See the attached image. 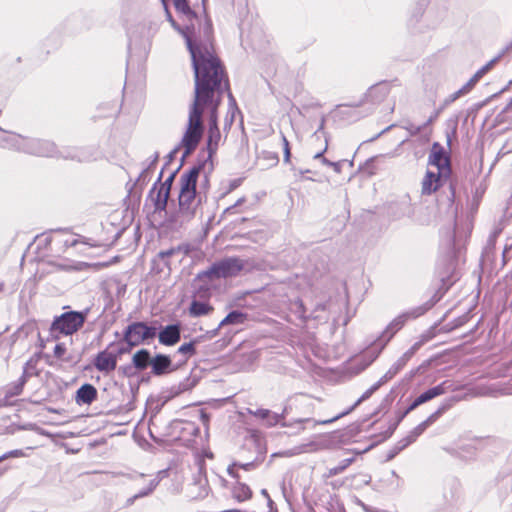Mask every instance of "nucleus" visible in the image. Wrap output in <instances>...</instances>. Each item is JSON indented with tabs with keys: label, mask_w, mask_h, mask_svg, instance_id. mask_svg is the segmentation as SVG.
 <instances>
[{
	"label": "nucleus",
	"mask_w": 512,
	"mask_h": 512,
	"mask_svg": "<svg viewBox=\"0 0 512 512\" xmlns=\"http://www.w3.org/2000/svg\"><path fill=\"white\" fill-rule=\"evenodd\" d=\"M157 334V329L148 326L144 322H134L127 326L124 332V341L130 346L134 347L142 342L153 339Z\"/></svg>",
	"instance_id": "423d86ee"
},
{
	"label": "nucleus",
	"mask_w": 512,
	"mask_h": 512,
	"mask_svg": "<svg viewBox=\"0 0 512 512\" xmlns=\"http://www.w3.org/2000/svg\"><path fill=\"white\" fill-rule=\"evenodd\" d=\"M4 288V285L2 283H0V292L3 290Z\"/></svg>",
	"instance_id": "69168bd1"
},
{
	"label": "nucleus",
	"mask_w": 512,
	"mask_h": 512,
	"mask_svg": "<svg viewBox=\"0 0 512 512\" xmlns=\"http://www.w3.org/2000/svg\"><path fill=\"white\" fill-rule=\"evenodd\" d=\"M265 157L272 162V164L278 163V155L274 152H264Z\"/></svg>",
	"instance_id": "37998d69"
},
{
	"label": "nucleus",
	"mask_w": 512,
	"mask_h": 512,
	"mask_svg": "<svg viewBox=\"0 0 512 512\" xmlns=\"http://www.w3.org/2000/svg\"><path fill=\"white\" fill-rule=\"evenodd\" d=\"M220 97L221 94H216L213 98V103L206 105V108L211 110L207 136V150L209 156H212L216 152L221 140V133L217 123V108L220 104Z\"/></svg>",
	"instance_id": "0eeeda50"
},
{
	"label": "nucleus",
	"mask_w": 512,
	"mask_h": 512,
	"mask_svg": "<svg viewBox=\"0 0 512 512\" xmlns=\"http://www.w3.org/2000/svg\"><path fill=\"white\" fill-rule=\"evenodd\" d=\"M297 304L299 305L300 308H303L302 313L304 315L305 314L304 304H302L301 301H298Z\"/></svg>",
	"instance_id": "052dcab7"
},
{
	"label": "nucleus",
	"mask_w": 512,
	"mask_h": 512,
	"mask_svg": "<svg viewBox=\"0 0 512 512\" xmlns=\"http://www.w3.org/2000/svg\"><path fill=\"white\" fill-rule=\"evenodd\" d=\"M421 130H422V126L412 127L410 132L412 135H417Z\"/></svg>",
	"instance_id": "864d4df0"
},
{
	"label": "nucleus",
	"mask_w": 512,
	"mask_h": 512,
	"mask_svg": "<svg viewBox=\"0 0 512 512\" xmlns=\"http://www.w3.org/2000/svg\"><path fill=\"white\" fill-rule=\"evenodd\" d=\"M166 13H167V16H168V19L169 21L172 23L173 26H175V22L171 16V14L169 13V11L166 9Z\"/></svg>",
	"instance_id": "13d9d810"
},
{
	"label": "nucleus",
	"mask_w": 512,
	"mask_h": 512,
	"mask_svg": "<svg viewBox=\"0 0 512 512\" xmlns=\"http://www.w3.org/2000/svg\"><path fill=\"white\" fill-rule=\"evenodd\" d=\"M331 167L334 169L336 173L341 172V163L340 162H332Z\"/></svg>",
	"instance_id": "09e8293b"
},
{
	"label": "nucleus",
	"mask_w": 512,
	"mask_h": 512,
	"mask_svg": "<svg viewBox=\"0 0 512 512\" xmlns=\"http://www.w3.org/2000/svg\"><path fill=\"white\" fill-rule=\"evenodd\" d=\"M209 494V486L208 481L204 475L199 473V476L197 479H195V482L190 487L189 495L193 499H203L207 497Z\"/></svg>",
	"instance_id": "f3484780"
},
{
	"label": "nucleus",
	"mask_w": 512,
	"mask_h": 512,
	"mask_svg": "<svg viewBox=\"0 0 512 512\" xmlns=\"http://www.w3.org/2000/svg\"><path fill=\"white\" fill-rule=\"evenodd\" d=\"M244 268V262L238 258L230 257L214 263L208 270L200 273V279L210 280L233 277Z\"/></svg>",
	"instance_id": "39448f33"
},
{
	"label": "nucleus",
	"mask_w": 512,
	"mask_h": 512,
	"mask_svg": "<svg viewBox=\"0 0 512 512\" xmlns=\"http://www.w3.org/2000/svg\"><path fill=\"white\" fill-rule=\"evenodd\" d=\"M422 313L423 310L421 308H415L409 312L397 316L394 320L391 321L387 329L383 332L380 337V341L387 343L394 336V334L404 326L408 319L417 318L422 315Z\"/></svg>",
	"instance_id": "6e6552de"
},
{
	"label": "nucleus",
	"mask_w": 512,
	"mask_h": 512,
	"mask_svg": "<svg viewBox=\"0 0 512 512\" xmlns=\"http://www.w3.org/2000/svg\"><path fill=\"white\" fill-rule=\"evenodd\" d=\"M446 406L440 407L436 412L431 414L423 423H426V427H428L430 424H432L445 410Z\"/></svg>",
	"instance_id": "4c0bfd02"
},
{
	"label": "nucleus",
	"mask_w": 512,
	"mask_h": 512,
	"mask_svg": "<svg viewBox=\"0 0 512 512\" xmlns=\"http://www.w3.org/2000/svg\"><path fill=\"white\" fill-rule=\"evenodd\" d=\"M171 365V360L168 356L158 354L151 359L152 372L155 375H162L166 373Z\"/></svg>",
	"instance_id": "6ab92c4d"
},
{
	"label": "nucleus",
	"mask_w": 512,
	"mask_h": 512,
	"mask_svg": "<svg viewBox=\"0 0 512 512\" xmlns=\"http://www.w3.org/2000/svg\"><path fill=\"white\" fill-rule=\"evenodd\" d=\"M239 466L241 468H243L244 470H249V469H251L254 466V464L253 463H246V464H240Z\"/></svg>",
	"instance_id": "5fc2aeb1"
},
{
	"label": "nucleus",
	"mask_w": 512,
	"mask_h": 512,
	"mask_svg": "<svg viewBox=\"0 0 512 512\" xmlns=\"http://www.w3.org/2000/svg\"><path fill=\"white\" fill-rule=\"evenodd\" d=\"M117 359L112 352L102 351L97 354L94 360V366L97 370L109 373L116 368Z\"/></svg>",
	"instance_id": "ddd939ff"
},
{
	"label": "nucleus",
	"mask_w": 512,
	"mask_h": 512,
	"mask_svg": "<svg viewBox=\"0 0 512 512\" xmlns=\"http://www.w3.org/2000/svg\"><path fill=\"white\" fill-rule=\"evenodd\" d=\"M248 319V315L238 311L234 310L230 312L219 324L218 329L221 327H224L226 325H242L244 324Z\"/></svg>",
	"instance_id": "412c9836"
},
{
	"label": "nucleus",
	"mask_w": 512,
	"mask_h": 512,
	"mask_svg": "<svg viewBox=\"0 0 512 512\" xmlns=\"http://www.w3.org/2000/svg\"><path fill=\"white\" fill-rule=\"evenodd\" d=\"M8 405H10V403L6 401V399H0V409Z\"/></svg>",
	"instance_id": "6e6d98bb"
},
{
	"label": "nucleus",
	"mask_w": 512,
	"mask_h": 512,
	"mask_svg": "<svg viewBox=\"0 0 512 512\" xmlns=\"http://www.w3.org/2000/svg\"><path fill=\"white\" fill-rule=\"evenodd\" d=\"M174 177H175V174L172 173L163 183L160 184L159 187L166 188V191H168L170 193Z\"/></svg>",
	"instance_id": "ea45409f"
},
{
	"label": "nucleus",
	"mask_w": 512,
	"mask_h": 512,
	"mask_svg": "<svg viewBox=\"0 0 512 512\" xmlns=\"http://www.w3.org/2000/svg\"><path fill=\"white\" fill-rule=\"evenodd\" d=\"M281 138L283 142L284 162L288 163L291 157L289 142L284 134H281Z\"/></svg>",
	"instance_id": "c9c22d12"
},
{
	"label": "nucleus",
	"mask_w": 512,
	"mask_h": 512,
	"mask_svg": "<svg viewBox=\"0 0 512 512\" xmlns=\"http://www.w3.org/2000/svg\"><path fill=\"white\" fill-rule=\"evenodd\" d=\"M24 383L25 379H21L18 383L8 388L5 392V397L3 399H6V401H8L9 398L19 395L22 392Z\"/></svg>",
	"instance_id": "c756f323"
},
{
	"label": "nucleus",
	"mask_w": 512,
	"mask_h": 512,
	"mask_svg": "<svg viewBox=\"0 0 512 512\" xmlns=\"http://www.w3.org/2000/svg\"><path fill=\"white\" fill-rule=\"evenodd\" d=\"M428 163L436 168L438 174L449 176V159L445 155L444 149L439 143L433 144Z\"/></svg>",
	"instance_id": "1a4fd4ad"
},
{
	"label": "nucleus",
	"mask_w": 512,
	"mask_h": 512,
	"mask_svg": "<svg viewBox=\"0 0 512 512\" xmlns=\"http://www.w3.org/2000/svg\"><path fill=\"white\" fill-rule=\"evenodd\" d=\"M465 93V87H462L457 92H455L453 95H451V101L456 100L460 95Z\"/></svg>",
	"instance_id": "de8ad7c7"
},
{
	"label": "nucleus",
	"mask_w": 512,
	"mask_h": 512,
	"mask_svg": "<svg viewBox=\"0 0 512 512\" xmlns=\"http://www.w3.org/2000/svg\"><path fill=\"white\" fill-rule=\"evenodd\" d=\"M436 116H437V115H435V116H433V117H430V118L428 119V121L425 123V125H424V126L431 124V123L434 121V119L436 118Z\"/></svg>",
	"instance_id": "bf43d9fd"
},
{
	"label": "nucleus",
	"mask_w": 512,
	"mask_h": 512,
	"mask_svg": "<svg viewBox=\"0 0 512 512\" xmlns=\"http://www.w3.org/2000/svg\"><path fill=\"white\" fill-rule=\"evenodd\" d=\"M261 493L268 498L269 502H271V499L269 498L268 493L265 489H263Z\"/></svg>",
	"instance_id": "680f3d73"
},
{
	"label": "nucleus",
	"mask_w": 512,
	"mask_h": 512,
	"mask_svg": "<svg viewBox=\"0 0 512 512\" xmlns=\"http://www.w3.org/2000/svg\"><path fill=\"white\" fill-rule=\"evenodd\" d=\"M77 243H78V240H77V239H74V240L70 243V245H71V246H75Z\"/></svg>",
	"instance_id": "0e129e2a"
},
{
	"label": "nucleus",
	"mask_w": 512,
	"mask_h": 512,
	"mask_svg": "<svg viewBox=\"0 0 512 512\" xmlns=\"http://www.w3.org/2000/svg\"><path fill=\"white\" fill-rule=\"evenodd\" d=\"M176 252H179V248H171V249H168L165 251H161V252H159L158 256L161 259H165V258H168V257L174 255Z\"/></svg>",
	"instance_id": "a19ab883"
},
{
	"label": "nucleus",
	"mask_w": 512,
	"mask_h": 512,
	"mask_svg": "<svg viewBox=\"0 0 512 512\" xmlns=\"http://www.w3.org/2000/svg\"><path fill=\"white\" fill-rule=\"evenodd\" d=\"M191 54L195 76L194 100L189 110L188 123L178 149H184L182 158L190 155L198 146L204 132L202 114L206 105L213 103L216 94L228 90V80L220 60L211 44H194L190 36L183 32Z\"/></svg>",
	"instance_id": "f257e3e1"
},
{
	"label": "nucleus",
	"mask_w": 512,
	"mask_h": 512,
	"mask_svg": "<svg viewBox=\"0 0 512 512\" xmlns=\"http://www.w3.org/2000/svg\"><path fill=\"white\" fill-rule=\"evenodd\" d=\"M201 172V167H193L181 175L179 210L173 218L176 225L182 226L189 222L195 215L196 210V183Z\"/></svg>",
	"instance_id": "f03ea898"
},
{
	"label": "nucleus",
	"mask_w": 512,
	"mask_h": 512,
	"mask_svg": "<svg viewBox=\"0 0 512 512\" xmlns=\"http://www.w3.org/2000/svg\"><path fill=\"white\" fill-rule=\"evenodd\" d=\"M369 482H370V478H367L366 476H364L363 483L368 484Z\"/></svg>",
	"instance_id": "e2e57ef3"
},
{
	"label": "nucleus",
	"mask_w": 512,
	"mask_h": 512,
	"mask_svg": "<svg viewBox=\"0 0 512 512\" xmlns=\"http://www.w3.org/2000/svg\"><path fill=\"white\" fill-rule=\"evenodd\" d=\"M248 412L256 417L267 420L270 426L276 425L280 421V416L276 413H272L268 409H258L256 411L248 409Z\"/></svg>",
	"instance_id": "393cba45"
},
{
	"label": "nucleus",
	"mask_w": 512,
	"mask_h": 512,
	"mask_svg": "<svg viewBox=\"0 0 512 512\" xmlns=\"http://www.w3.org/2000/svg\"><path fill=\"white\" fill-rule=\"evenodd\" d=\"M86 314L77 311H70L55 317L53 320L50 331L54 337L61 335H72L77 332L84 324Z\"/></svg>",
	"instance_id": "20e7f679"
},
{
	"label": "nucleus",
	"mask_w": 512,
	"mask_h": 512,
	"mask_svg": "<svg viewBox=\"0 0 512 512\" xmlns=\"http://www.w3.org/2000/svg\"><path fill=\"white\" fill-rule=\"evenodd\" d=\"M421 404L418 403V399L416 398L411 404L410 406L406 409V411L404 412L403 416L407 415L409 412L413 411L414 409H416L418 406H420Z\"/></svg>",
	"instance_id": "c03bdc74"
},
{
	"label": "nucleus",
	"mask_w": 512,
	"mask_h": 512,
	"mask_svg": "<svg viewBox=\"0 0 512 512\" xmlns=\"http://www.w3.org/2000/svg\"><path fill=\"white\" fill-rule=\"evenodd\" d=\"M173 4L177 12L183 14L188 19L195 17V13L190 8L187 0H173Z\"/></svg>",
	"instance_id": "bb28decb"
},
{
	"label": "nucleus",
	"mask_w": 512,
	"mask_h": 512,
	"mask_svg": "<svg viewBox=\"0 0 512 512\" xmlns=\"http://www.w3.org/2000/svg\"><path fill=\"white\" fill-rule=\"evenodd\" d=\"M229 98H230V108H229V112L228 114H231L230 116L227 115L226 119H225V125H224V128H228L232 125L233 123V120H234V115H235V112L237 110V108L235 107V101L232 97V94L229 92Z\"/></svg>",
	"instance_id": "2f4dec72"
},
{
	"label": "nucleus",
	"mask_w": 512,
	"mask_h": 512,
	"mask_svg": "<svg viewBox=\"0 0 512 512\" xmlns=\"http://www.w3.org/2000/svg\"><path fill=\"white\" fill-rule=\"evenodd\" d=\"M6 146L31 155L56 157L58 151L54 143L47 140L25 138L18 134H10L5 139Z\"/></svg>",
	"instance_id": "7ed1b4c3"
},
{
	"label": "nucleus",
	"mask_w": 512,
	"mask_h": 512,
	"mask_svg": "<svg viewBox=\"0 0 512 512\" xmlns=\"http://www.w3.org/2000/svg\"><path fill=\"white\" fill-rule=\"evenodd\" d=\"M426 339L423 337L419 341L415 342L404 354L403 356L397 361L396 367L394 371L391 370L392 376L400 369L402 368L406 362L420 349V347L425 343Z\"/></svg>",
	"instance_id": "aec40b11"
},
{
	"label": "nucleus",
	"mask_w": 512,
	"mask_h": 512,
	"mask_svg": "<svg viewBox=\"0 0 512 512\" xmlns=\"http://www.w3.org/2000/svg\"><path fill=\"white\" fill-rule=\"evenodd\" d=\"M165 474H166L165 470L160 471V472H158V474L156 476L149 479L148 481H146V477L144 474L139 475V477L136 480L143 482V484H145V486L138 493H136L135 495H133L132 497L127 499L126 506L132 505L136 499L150 495L154 491V489L158 486L160 480L162 479V477L165 476Z\"/></svg>",
	"instance_id": "9d476101"
},
{
	"label": "nucleus",
	"mask_w": 512,
	"mask_h": 512,
	"mask_svg": "<svg viewBox=\"0 0 512 512\" xmlns=\"http://www.w3.org/2000/svg\"><path fill=\"white\" fill-rule=\"evenodd\" d=\"M232 495L237 501L242 502L251 498L252 491L246 484L237 482L232 488Z\"/></svg>",
	"instance_id": "b1692460"
},
{
	"label": "nucleus",
	"mask_w": 512,
	"mask_h": 512,
	"mask_svg": "<svg viewBox=\"0 0 512 512\" xmlns=\"http://www.w3.org/2000/svg\"><path fill=\"white\" fill-rule=\"evenodd\" d=\"M444 393H445V388H444V383H442V384L432 387V388L428 389L427 391L423 392L422 394H420L417 397L418 403H420L422 405V404H424V403H426Z\"/></svg>",
	"instance_id": "5701e85b"
},
{
	"label": "nucleus",
	"mask_w": 512,
	"mask_h": 512,
	"mask_svg": "<svg viewBox=\"0 0 512 512\" xmlns=\"http://www.w3.org/2000/svg\"><path fill=\"white\" fill-rule=\"evenodd\" d=\"M481 77H483V76L477 71L470 80H471V82L476 84Z\"/></svg>",
	"instance_id": "8fccbe9b"
},
{
	"label": "nucleus",
	"mask_w": 512,
	"mask_h": 512,
	"mask_svg": "<svg viewBox=\"0 0 512 512\" xmlns=\"http://www.w3.org/2000/svg\"><path fill=\"white\" fill-rule=\"evenodd\" d=\"M324 124H325V119L322 118L318 129L314 133V136L318 137L319 133H323L325 135Z\"/></svg>",
	"instance_id": "49530a36"
},
{
	"label": "nucleus",
	"mask_w": 512,
	"mask_h": 512,
	"mask_svg": "<svg viewBox=\"0 0 512 512\" xmlns=\"http://www.w3.org/2000/svg\"><path fill=\"white\" fill-rule=\"evenodd\" d=\"M389 92L390 89L387 84H377L368 89L365 99L371 103H380L388 96Z\"/></svg>",
	"instance_id": "dca6fc26"
},
{
	"label": "nucleus",
	"mask_w": 512,
	"mask_h": 512,
	"mask_svg": "<svg viewBox=\"0 0 512 512\" xmlns=\"http://www.w3.org/2000/svg\"><path fill=\"white\" fill-rule=\"evenodd\" d=\"M213 310V307L206 302L193 300L189 307V314L192 317H201L208 315Z\"/></svg>",
	"instance_id": "4be33fe9"
},
{
	"label": "nucleus",
	"mask_w": 512,
	"mask_h": 512,
	"mask_svg": "<svg viewBox=\"0 0 512 512\" xmlns=\"http://www.w3.org/2000/svg\"><path fill=\"white\" fill-rule=\"evenodd\" d=\"M497 60H498V58L492 59L485 66H483L481 69H479L478 72L483 76L486 72H488L491 69V67L497 62Z\"/></svg>",
	"instance_id": "79ce46f5"
},
{
	"label": "nucleus",
	"mask_w": 512,
	"mask_h": 512,
	"mask_svg": "<svg viewBox=\"0 0 512 512\" xmlns=\"http://www.w3.org/2000/svg\"><path fill=\"white\" fill-rule=\"evenodd\" d=\"M237 466L236 463L232 464L231 466L228 467V473L229 475L233 476V477H238V475H236L234 473V467Z\"/></svg>",
	"instance_id": "3c124183"
},
{
	"label": "nucleus",
	"mask_w": 512,
	"mask_h": 512,
	"mask_svg": "<svg viewBox=\"0 0 512 512\" xmlns=\"http://www.w3.org/2000/svg\"><path fill=\"white\" fill-rule=\"evenodd\" d=\"M448 177L447 175H440L438 172L428 170L422 181V194L430 195L435 192L439 186L442 178Z\"/></svg>",
	"instance_id": "4468645a"
},
{
	"label": "nucleus",
	"mask_w": 512,
	"mask_h": 512,
	"mask_svg": "<svg viewBox=\"0 0 512 512\" xmlns=\"http://www.w3.org/2000/svg\"><path fill=\"white\" fill-rule=\"evenodd\" d=\"M157 159H158V155H157V154H155V155H154V157H153V159L151 160V162H150L149 166H148V167H147V168H146V169L141 173V175H140V177H139V180H140L141 178H144L145 173L150 169V167H151L152 165H154V164L156 163Z\"/></svg>",
	"instance_id": "a18cd8bd"
},
{
	"label": "nucleus",
	"mask_w": 512,
	"mask_h": 512,
	"mask_svg": "<svg viewBox=\"0 0 512 512\" xmlns=\"http://www.w3.org/2000/svg\"><path fill=\"white\" fill-rule=\"evenodd\" d=\"M392 378V374H391V370H389L376 384H374L373 386H371L368 390H366L362 396L355 402V404L347 411L335 416L334 418L330 419V420H326V421H323V424H327V423H331L337 419H339L340 417L348 414L350 411H352L356 406H358L360 403H362L363 401L367 400L368 398L371 397V395L379 389V387L384 383L386 382L388 379H391Z\"/></svg>",
	"instance_id": "f8f14e48"
},
{
	"label": "nucleus",
	"mask_w": 512,
	"mask_h": 512,
	"mask_svg": "<svg viewBox=\"0 0 512 512\" xmlns=\"http://www.w3.org/2000/svg\"><path fill=\"white\" fill-rule=\"evenodd\" d=\"M165 4V0H161Z\"/></svg>",
	"instance_id": "338daca9"
},
{
	"label": "nucleus",
	"mask_w": 512,
	"mask_h": 512,
	"mask_svg": "<svg viewBox=\"0 0 512 512\" xmlns=\"http://www.w3.org/2000/svg\"><path fill=\"white\" fill-rule=\"evenodd\" d=\"M408 445L403 439H401L387 454V461L392 460L400 451L406 448Z\"/></svg>",
	"instance_id": "473e14b6"
},
{
	"label": "nucleus",
	"mask_w": 512,
	"mask_h": 512,
	"mask_svg": "<svg viewBox=\"0 0 512 512\" xmlns=\"http://www.w3.org/2000/svg\"><path fill=\"white\" fill-rule=\"evenodd\" d=\"M66 352V347L64 344H57L54 348V356L56 358H59L61 359L63 357V355L65 354Z\"/></svg>",
	"instance_id": "58836bf2"
},
{
	"label": "nucleus",
	"mask_w": 512,
	"mask_h": 512,
	"mask_svg": "<svg viewBox=\"0 0 512 512\" xmlns=\"http://www.w3.org/2000/svg\"><path fill=\"white\" fill-rule=\"evenodd\" d=\"M446 406L440 407L436 412L431 414L423 423H426V427H428L430 424H432L445 410Z\"/></svg>",
	"instance_id": "e433bc0d"
},
{
	"label": "nucleus",
	"mask_w": 512,
	"mask_h": 512,
	"mask_svg": "<svg viewBox=\"0 0 512 512\" xmlns=\"http://www.w3.org/2000/svg\"><path fill=\"white\" fill-rule=\"evenodd\" d=\"M132 361H133L134 366L137 369H139V370L145 369L149 363L151 364L149 351L146 349L139 350L138 352H136L134 354Z\"/></svg>",
	"instance_id": "a878e982"
},
{
	"label": "nucleus",
	"mask_w": 512,
	"mask_h": 512,
	"mask_svg": "<svg viewBox=\"0 0 512 512\" xmlns=\"http://www.w3.org/2000/svg\"><path fill=\"white\" fill-rule=\"evenodd\" d=\"M97 397V390L91 384L82 385L76 393L77 403L91 404Z\"/></svg>",
	"instance_id": "a211bd4d"
},
{
	"label": "nucleus",
	"mask_w": 512,
	"mask_h": 512,
	"mask_svg": "<svg viewBox=\"0 0 512 512\" xmlns=\"http://www.w3.org/2000/svg\"><path fill=\"white\" fill-rule=\"evenodd\" d=\"M195 343L189 342L182 344L178 350L177 354L182 356L181 362H186L192 355L195 354Z\"/></svg>",
	"instance_id": "cd10ccee"
},
{
	"label": "nucleus",
	"mask_w": 512,
	"mask_h": 512,
	"mask_svg": "<svg viewBox=\"0 0 512 512\" xmlns=\"http://www.w3.org/2000/svg\"><path fill=\"white\" fill-rule=\"evenodd\" d=\"M170 193L166 191V188H161L154 184L150 190L149 196L154 203L155 211H163L166 209L168 198Z\"/></svg>",
	"instance_id": "2eb2a0df"
},
{
	"label": "nucleus",
	"mask_w": 512,
	"mask_h": 512,
	"mask_svg": "<svg viewBox=\"0 0 512 512\" xmlns=\"http://www.w3.org/2000/svg\"><path fill=\"white\" fill-rule=\"evenodd\" d=\"M352 463V459H344L339 465L332 467L328 470V477L336 476L342 473L350 464Z\"/></svg>",
	"instance_id": "7c9ffc66"
},
{
	"label": "nucleus",
	"mask_w": 512,
	"mask_h": 512,
	"mask_svg": "<svg viewBox=\"0 0 512 512\" xmlns=\"http://www.w3.org/2000/svg\"><path fill=\"white\" fill-rule=\"evenodd\" d=\"M166 13H167V16H168V19L169 21L172 23L173 26H175V22L171 16V14L169 13V11L166 9Z\"/></svg>",
	"instance_id": "4d7b16f0"
},
{
	"label": "nucleus",
	"mask_w": 512,
	"mask_h": 512,
	"mask_svg": "<svg viewBox=\"0 0 512 512\" xmlns=\"http://www.w3.org/2000/svg\"><path fill=\"white\" fill-rule=\"evenodd\" d=\"M328 149V139H327V136L325 135V146H324V149L318 153H316L314 155V159H320L321 162L326 165V166H329L331 167V164H332V161L328 160L327 158H325L323 156L324 152H326Z\"/></svg>",
	"instance_id": "f704fd0d"
},
{
	"label": "nucleus",
	"mask_w": 512,
	"mask_h": 512,
	"mask_svg": "<svg viewBox=\"0 0 512 512\" xmlns=\"http://www.w3.org/2000/svg\"><path fill=\"white\" fill-rule=\"evenodd\" d=\"M427 429L426 423H420L416 426L403 440L407 445L413 443L425 430Z\"/></svg>",
	"instance_id": "c85d7f7f"
},
{
	"label": "nucleus",
	"mask_w": 512,
	"mask_h": 512,
	"mask_svg": "<svg viewBox=\"0 0 512 512\" xmlns=\"http://www.w3.org/2000/svg\"><path fill=\"white\" fill-rule=\"evenodd\" d=\"M475 84L469 80L463 87H465V93L468 92Z\"/></svg>",
	"instance_id": "603ef678"
},
{
	"label": "nucleus",
	"mask_w": 512,
	"mask_h": 512,
	"mask_svg": "<svg viewBox=\"0 0 512 512\" xmlns=\"http://www.w3.org/2000/svg\"><path fill=\"white\" fill-rule=\"evenodd\" d=\"M181 328L179 324L164 327L158 334L159 342L165 346H173L180 341Z\"/></svg>",
	"instance_id": "9b49d317"
},
{
	"label": "nucleus",
	"mask_w": 512,
	"mask_h": 512,
	"mask_svg": "<svg viewBox=\"0 0 512 512\" xmlns=\"http://www.w3.org/2000/svg\"><path fill=\"white\" fill-rule=\"evenodd\" d=\"M26 453L21 450V449H15V450H11V451H8L6 453H4L2 456H0V462L6 460V459H9V458H21V457H26Z\"/></svg>",
	"instance_id": "72a5a7b5"
}]
</instances>
